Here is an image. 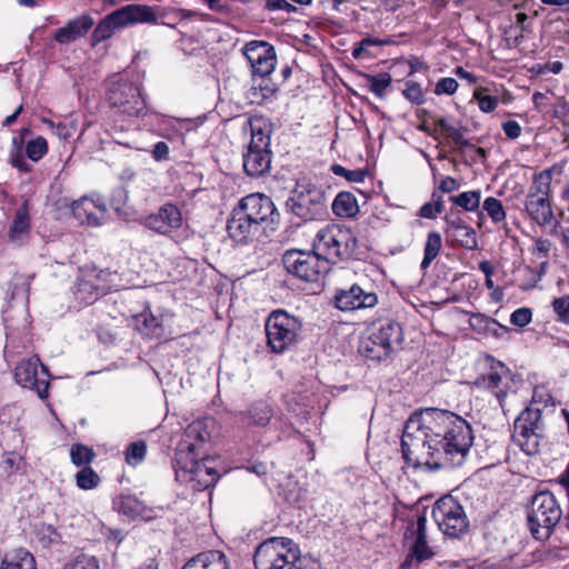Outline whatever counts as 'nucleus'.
I'll use <instances>...</instances> for the list:
<instances>
[{
	"label": "nucleus",
	"mask_w": 569,
	"mask_h": 569,
	"mask_svg": "<svg viewBox=\"0 0 569 569\" xmlns=\"http://www.w3.org/2000/svg\"><path fill=\"white\" fill-rule=\"evenodd\" d=\"M146 224L161 234H167L182 224L180 209L173 203H164L157 213L147 217Z\"/></svg>",
	"instance_id": "nucleus-20"
},
{
	"label": "nucleus",
	"mask_w": 569,
	"mask_h": 569,
	"mask_svg": "<svg viewBox=\"0 0 569 569\" xmlns=\"http://www.w3.org/2000/svg\"><path fill=\"white\" fill-rule=\"evenodd\" d=\"M144 328L152 329L153 336L158 338L162 336V333L158 331L160 329V322L153 316H151L150 319H148L147 316L144 315Z\"/></svg>",
	"instance_id": "nucleus-60"
},
{
	"label": "nucleus",
	"mask_w": 569,
	"mask_h": 569,
	"mask_svg": "<svg viewBox=\"0 0 569 569\" xmlns=\"http://www.w3.org/2000/svg\"><path fill=\"white\" fill-rule=\"evenodd\" d=\"M449 200L456 206L461 207L466 211H475L478 210L480 204V192L466 191L458 196H451Z\"/></svg>",
	"instance_id": "nucleus-39"
},
{
	"label": "nucleus",
	"mask_w": 569,
	"mask_h": 569,
	"mask_svg": "<svg viewBox=\"0 0 569 569\" xmlns=\"http://www.w3.org/2000/svg\"><path fill=\"white\" fill-rule=\"evenodd\" d=\"M76 483L82 490H91L99 486L100 477L91 467H84L77 472Z\"/></svg>",
	"instance_id": "nucleus-40"
},
{
	"label": "nucleus",
	"mask_w": 569,
	"mask_h": 569,
	"mask_svg": "<svg viewBox=\"0 0 569 569\" xmlns=\"http://www.w3.org/2000/svg\"><path fill=\"white\" fill-rule=\"evenodd\" d=\"M96 209H99L102 212L106 211L104 206H97L96 202L88 197H82L79 200L73 201L71 204L73 217L80 223H87L89 226L100 224V220L94 213Z\"/></svg>",
	"instance_id": "nucleus-28"
},
{
	"label": "nucleus",
	"mask_w": 569,
	"mask_h": 569,
	"mask_svg": "<svg viewBox=\"0 0 569 569\" xmlns=\"http://www.w3.org/2000/svg\"><path fill=\"white\" fill-rule=\"evenodd\" d=\"M282 263L289 273L308 282L318 281L320 276L329 270L327 261L313 247L311 251L287 250L282 256Z\"/></svg>",
	"instance_id": "nucleus-12"
},
{
	"label": "nucleus",
	"mask_w": 569,
	"mask_h": 569,
	"mask_svg": "<svg viewBox=\"0 0 569 569\" xmlns=\"http://www.w3.org/2000/svg\"><path fill=\"white\" fill-rule=\"evenodd\" d=\"M151 154L156 161H164L169 159V146L164 141H159L151 150Z\"/></svg>",
	"instance_id": "nucleus-56"
},
{
	"label": "nucleus",
	"mask_w": 569,
	"mask_h": 569,
	"mask_svg": "<svg viewBox=\"0 0 569 569\" xmlns=\"http://www.w3.org/2000/svg\"><path fill=\"white\" fill-rule=\"evenodd\" d=\"M502 130L509 139H517L521 134V127L516 120H507L502 123Z\"/></svg>",
	"instance_id": "nucleus-55"
},
{
	"label": "nucleus",
	"mask_w": 569,
	"mask_h": 569,
	"mask_svg": "<svg viewBox=\"0 0 569 569\" xmlns=\"http://www.w3.org/2000/svg\"><path fill=\"white\" fill-rule=\"evenodd\" d=\"M301 328V321L287 311H272L264 325L268 347L274 353L284 352L297 341Z\"/></svg>",
	"instance_id": "nucleus-10"
},
{
	"label": "nucleus",
	"mask_w": 569,
	"mask_h": 569,
	"mask_svg": "<svg viewBox=\"0 0 569 569\" xmlns=\"http://www.w3.org/2000/svg\"><path fill=\"white\" fill-rule=\"evenodd\" d=\"M30 234V217L26 206L20 207L9 229V240L16 246H21Z\"/></svg>",
	"instance_id": "nucleus-29"
},
{
	"label": "nucleus",
	"mask_w": 569,
	"mask_h": 569,
	"mask_svg": "<svg viewBox=\"0 0 569 569\" xmlns=\"http://www.w3.org/2000/svg\"><path fill=\"white\" fill-rule=\"evenodd\" d=\"M140 96L139 88L132 86L130 82L121 81L113 83L108 90V100L113 107L123 108L128 110V106L137 101Z\"/></svg>",
	"instance_id": "nucleus-26"
},
{
	"label": "nucleus",
	"mask_w": 569,
	"mask_h": 569,
	"mask_svg": "<svg viewBox=\"0 0 569 569\" xmlns=\"http://www.w3.org/2000/svg\"><path fill=\"white\" fill-rule=\"evenodd\" d=\"M0 569H37L33 556L24 550L18 549L7 552L0 563Z\"/></svg>",
	"instance_id": "nucleus-30"
},
{
	"label": "nucleus",
	"mask_w": 569,
	"mask_h": 569,
	"mask_svg": "<svg viewBox=\"0 0 569 569\" xmlns=\"http://www.w3.org/2000/svg\"><path fill=\"white\" fill-rule=\"evenodd\" d=\"M47 152L48 143L41 136L28 141L26 146V154L32 161H39Z\"/></svg>",
	"instance_id": "nucleus-41"
},
{
	"label": "nucleus",
	"mask_w": 569,
	"mask_h": 569,
	"mask_svg": "<svg viewBox=\"0 0 569 569\" xmlns=\"http://www.w3.org/2000/svg\"><path fill=\"white\" fill-rule=\"evenodd\" d=\"M532 318V312L529 308H519L510 316V322L518 327L527 326Z\"/></svg>",
	"instance_id": "nucleus-52"
},
{
	"label": "nucleus",
	"mask_w": 569,
	"mask_h": 569,
	"mask_svg": "<svg viewBox=\"0 0 569 569\" xmlns=\"http://www.w3.org/2000/svg\"><path fill=\"white\" fill-rule=\"evenodd\" d=\"M332 211L338 217L351 218L355 217L358 211V202L356 197L351 192L342 191L337 194L332 202Z\"/></svg>",
	"instance_id": "nucleus-32"
},
{
	"label": "nucleus",
	"mask_w": 569,
	"mask_h": 569,
	"mask_svg": "<svg viewBox=\"0 0 569 569\" xmlns=\"http://www.w3.org/2000/svg\"><path fill=\"white\" fill-rule=\"evenodd\" d=\"M543 429L541 409L533 406L527 407L515 420L512 440L527 455H536L539 451L540 439L543 437Z\"/></svg>",
	"instance_id": "nucleus-11"
},
{
	"label": "nucleus",
	"mask_w": 569,
	"mask_h": 569,
	"mask_svg": "<svg viewBox=\"0 0 569 569\" xmlns=\"http://www.w3.org/2000/svg\"><path fill=\"white\" fill-rule=\"evenodd\" d=\"M359 76L365 79V86L368 88V90L376 94L378 98H385L386 91L392 82L391 74L388 72H382L379 74L360 72Z\"/></svg>",
	"instance_id": "nucleus-34"
},
{
	"label": "nucleus",
	"mask_w": 569,
	"mask_h": 569,
	"mask_svg": "<svg viewBox=\"0 0 569 569\" xmlns=\"http://www.w3.org/2000/svg\"><path fill=\"white\" fill-rule=\"evenodd\" d=\"M439 189L442 192L450 193V192L455 191L456 189H458V182L452 177H446L445 179L441 180V182L439 184Z\"/></svg>",
	"instance_id": "nucleus-59"
},
{
	"label": "nucleus",
	"mask_w": 569,
	"mask_h": 569,
	"mask_svg": "<svg viewBox=\"0 0 569 569\" xmlns=\"http://www.w3.org/2000/svg\"><path fill=\"white\" fill-rule=\"evenodd\" d=\"M89 16H81L70 20L64 27L56 30L53 39L60 44H68L83 37L93 26Z\"/></svg>",
	"instance_id": "nucleus-25"
},
{
	"label": "nucleus",
	"mask_w": 569,
	"mask_h": 569,
	"mask_svg": "<svg viewBox=\"0 0 569 569\" xmlns=\"http://www.w3.org/2000/svg\"><path fill=\"white\" fill-rule=\"evenodd\" d=\"M483 88L477 89L473 93L475 99L478 101V106L483 112H491L498 106V98L492 96L482 94Z\"/></svg>",
	"instance_id": "nucleus-48"
},
{
	"label": "nucleus",
	"mask_w": 569,
	"mask_h": 569,
	"mask_svg": "<svg viewBox=\"0 0 569 569\" xmlns=\"http://www.w3.org/2000/svg\"><path fill=\"white\" fill-rule=\"evenodd\" d=\"M532 405H542L543 408L555 406V400L550 392L543 387H536L532 395Z\"/></svg>",
	"instance_id": "nucleus-50"
},
{
	"label": "nucleus",
	"mask_w": 569,
	"mask_h": 569,
	"mask_svg": "<svg viewBox=\"0 0 569 569\" xmlns=\"http://www.w3.org/2000/svg\"><path fill=\"white\" fill-rule=\"evenodd\" d=\"M472 443L471 426L463 418L448 410L425 408L406 421L401 452L413 468L451 469L465 463Z\"/></svg>",
	"instance_id": "nucleus-1"
},
{
	"label": "nucleus",
	"mask_w": 569,
	"mask_h": 569,
	"mask_svg": "<svg viewBox=\"0 0 569 569\" xmlns=\"http://www.w3.org/2000/svg\"><path fill=\"white\" fill-rule=\"evenodd\" d=\"M211 458L201 457L194 468L188 471L187 476H182L179 480L191 483L192 489L201 491L214 486L220 475L214 467L210 466Z\"/></svg>",
	"instance_id": "nucleus-22"
},
{
	"label": "nucleus",
	"mask_w": 569,
	"mask_h": 569,
	"mask_svg": "<svg viewBox=\"0 0 569 569\" xmlns=\"http://www.w3.org/2000/svg\"><path fill=\"white\" fill-rule=\"evenodd\" d=\"M286 208L303 221H311L326 213V194L323 190L309 180H298Z\"/></svg>",
	"instance_id": "nucleus-8"
},
{
	"label": "nucleus",
	"mask_w": 569,
	"mask_h": 569,
	"mask_svg": "<svg viewBox=\"0 0 569 569\" xmlns=\"http://www.w3.org/2000/svg\"><path fill=\"white\" fill-rule=\"evenodd\" d=\"M312 247L329 266L349 259L356 251L357 239L350 229L332 224L317 232Z\"/></svg>",
	"instance_id": "nucleus-5"
},
{
	"label": "nucleus",
	"mask_w": 569,
	"mask_h": 569,
	"mask_svg": "<svg viewBox=\"0 0 569 569\" xmlns=\"http://www.w3.org/2000/svg\"><path fill=\"white\" fill-rule=\"evenodd\" d=\"M552 309L557 316V321L569 325V296H562L553 299Z\"/></svg>",
	"instance_id": "nucleus-45"
},
{
	"label": "nucleus",
	"mask_w": 569,
	"mask_h": 569,
	"mask_svg": "<svg viewBox=\"0 0 569 569\" xmlns=\"http://www.w3.org/2000/svg\"><path fill=\"white\" fill-rule=\"evenodd\" d=\"M432 518L448 537L457 538L469 528L462 506L451 496H443L432 507Z\"/></svg>",
	"instance_id": "nucleus-13"
},
{
	"label": "nucleus",
	"mask_w": 569,
	"mask_h": 569,
	"mask_svg": "<svg viewBox=\"0 0 569 569\" xmlns=\"http://www.w3.org/2000/svg\"><path fill=\"white\" fill-rule=\"evenodd\" d=\"M142 461V440L132 442L126 451V462L137 466Z\"/></svg>",
	"instance_id": "nucleus-49"
},
{
	"label": "nucleus",
	"mask_w": 569,
	"mask_h": 569,
	"mask_svg": "<svg viewBox=\"0 0 569 569\" xmlns=\"http://www.w3.org/2000/svg\"><path fill=\"white\" fill-rule=\"evenodd\" d=\"M360 42L361 46L365 47L366 49L370 46H386L391 43L390 40L376 39L372 37H366Z\"/></svg>",
	"instance_id": "nucleus-61"
},
{
	"label": "nucleus",
	"mask_w": 569,
	"mask_h": 569,
	"mask_svg": "<svg viewBox=\"0 0 569 569\" xmlns=\"http://www.w3.org/2000/svg\"><path fill=\"white\" fill-rule=\"evenodd\" d=\"M458 89V82L453 78H442L440 79L435 88L436 94H453Z\"/></svg>",
	"instance_id": "nucleus-53"
},
{
	"label": "nucleus",
	"mask_w": 569,
	"mask_h": 569,
	"mask_svg": "<svg viewBox=\"0 0 569 569\" xmlns=\"http://www.w3.org/2000/svg\"><path fill=\"white\" fill-rule=\"evenodd\" d=\"M14 379L23 388L34 391L39 398L48 397L50 375L38 357L19 362L14 370Z\"/></svg>",
	"instance_id": "nucleus-14"
},
{
	"label": "nucleus",
	"mask_w": 569,
	"mask_h": 569,
	"mask_svg": "<svg viewBox=\"0 0 569 569\" xmlns=\"http://www.w3.org/2000/svg\"><path fill=\"white\" fill-rule=\"evenodd\" d=\"M565 162L555 164L533 176L525 201V211L539 226L551 224L553 212L550 202V189L553 173H561Z\"/></svg>",
	"instance_id": "nucleus-3"
},
{
	"label": "nucleus",
	"mask_w": 569,
	"mask_h": 569,
	"mask_svg": "<svg viewBox=\"0 0 569 569\" xmlns=\"http://www.w3.org/2000/svg\"><path fill=\"white\" fill-rule=\"evenodd\" d=\"M110 207L118 213L120 217L128 218L130 216L129 208H127V192L123 188H117L113 190L112 196L110 197Z\"/></svg>",
	"instance_id": "nucleus-43"
},
{
	"label": "nucleus",
	"mask_w": 569,
	"mask_h": 569,
	"mask_svg": "<svg viewBox=\"0 0 569 569\" xmlns=\"http://www.w3.org/2000/svg\"><path fill=\"white\" fill-rule=\"evenodd\" d=\"M331 171L336 176L343 177L350 182H362L368 174L366 169L348 170L338 163L331 166Z\"/></svg>",
	"instance_id": "nucleus-44"
},
{
	"label": "nucleus",
	"mask_w": 569,
	"mask_h": 569,
	"mask_svg": "<svg viewBox=\"0 0 569 569\" xmlns=\"http://www.w3.org/2000/svg\"><path fill=\"white\" fill-rule=\"evenodd\" d=\"M426 526L427 518L421 515L417 517L416 521L409 522L405 532V538L412 541L409 552L418 561L430 560L437 555L436 548L430 546L427 540Z\"/></svg>",
	"instance_id": "nucleus-19"
},
{
	"label": "nucleus",
	"mask_w": 569,
	"mask_h": 569,
	"mask_svg": "<svg viewBox=\"0 0 569 569\" xmlns=\"http://www.w3.org/2000/svg\"><path fill=\"white\" fill-rule=\"evenodd\" d=\"M233 209L248 221L256 223L260 230H263L264 224L273 222L274 217L278 216L271 198L262 193L243 197Z\"/></svg>",
	"instance_id": "nucleus-15"
},
{
	"label": "nucleus",
	"mask_w": 569,
	"mask_h": 569,
	"mask_svg": "<svg viewBox=\"0 0 569 569\" xmlns=\"http://www.w3.org/2000/svg\"><path fill=\"white\" fill-rule=\"evenodd\" d=\"M467 131H468V129L466 127L456 128V127L451 126L450 128H447V132L445 134L455 144L462 137L466 136Z\"/></svg>",
	"instance_id": "nucleus-57"
},
{
	"label": "nucleus",
	"mask_w": 569,
	"mask_h": 569,
	"mask_svg": "<svg viewBox=\"0 0 569 569\" xmlns=\"http://www.w3.org/2000/svg\"><path fill=\"white\" fill-rule=\"evenodd\" d=\"M227 231L231 239L238 243H249L256 240L262 232L256 223L248 221L233 209L227 222Z\"/></svg>",
	"instance_id": "nucleus-23"
},
{
	"label": "nucleus",
	"mask_w": 569,
	"mask_h": 569,
	"mask_svg": "<svg viewBox=\"0 0 569 569\" xmlns=\"http://www.w3.org/2000/svg\"><path fill=\"white\" fill-rule=\"evenodd\" d=\"M273 416L271 407L264 401L254 402L247 412L241 413L242 422L264 427Z\"/></svg>",
	"instance_id": "nucleus-31"
},
{
	"label": "nucleus",
	"mask_w": 569,
	"mask_h": 569,
	"mask_svg": "<svg viewBox=\"0 0 569 569\" xmlns=\"http://www.w3.org/2000/svg\"><path fill=\"white\" fill-rule=\"evenodd\" d=\"M109 21L113 23V27H123L128 23L142 21V6H126L111 12Z\"/></svg>",
	"instance_id": "nucleus-33"
},
{
	"label": "nucleus",
	"mask_w": 569,
	"mask_h": 569,
	"mask_svg": "<svg viewBox=\"0 0 569 569\" xmlns=\"http://www.w3.org/2000/svg\"><path fill=\"white\" fill-rule=\"evenodd\" d=\"M445 222V233L447 239H451L467 250H476L478 248L475 229L468 226L459 216H455L452 213L446 216Z\"/></svg>",
	"instance_id": "nucleus-21"
},
{
	"label": "nucleus",
	"mask_w": 569,
	"mask_h": 569,
	"mask_svg": "<svg viewBox=\"0 0 569 569\" xmlns=\"http://www.w3.org/2000/svg\"><path fill=\"white\" fill-rule=\"evenodd\" d=\"M292 540L272 537L261 542L253 555L256 569H305L297 552L291 548Z\"/></svg>",
	"instance_id": "nucleus-6"
},
{
	"label": "nucleus",
	"mask_w": 569,
	"mask_h": 569,
	"mask_svg": "<svg viewBox=\"0 0 569 569\" xmlns=\"http://www.w3.org/2000/svg\"><path fill=\"white\" fill-rule=\"evenodd\" d=\"M94 457L93 449L82 443H73L70 448L71 462L77 467H89Z\"/></svg>",
	"instance_id": "nucleus-37"
},
{
	"label": "nucleus",
	"mask_w": 569,
	"mask_h": 569,
	"mask_svg": "<svg viewBox=\"0 0 569 569\" xmlns=\"http://www.w3.org/2000/svg\"><path fill=\"white\" fill-rule=\"evenodd\" d=\"M181 569H231V566L224 552L212 549L191 557Z\"/></svg>",
	"instance_id": "nucleus-24"
},
{
	"label": "nucleus",
	"mask_w": 569,
	"mask_h": 569,
	"mask_svg": "<svg viewBox=\"0 0 569 569\" xmlns=\"http://www.w3.org/2000/svg\"><path fill=\"white\" fill-rule=\"evenodd\" d=\"M562 517V510L552 492L539 491L527 507V522L532 537L548 540Z\"/></svg>",
	"instance_id": "nucleus-2"
},
{
	"label": "nucleus",
	"mask_w": 569,
	"mask_h": 569,
	"mask_svg": "<svg viewBox=\"0 0 569 569\" xmlns=\"http://www.w3.org/2000/svg\"><path fill=\"white\" fill-rule=\"evenodd\" d=\"M251 140L243 153V170L251 178H259L269 172L272 152L270 150V131L260 119L250 120Z\"/></svg>",
	"instance_id": "nucleus-7"
},
{
	"label": "nucleus",
	"mask_w": 569,
	"mask_h": 569,
	"mask_svg": "<svg viewBox=\"0 0 569 569\" xmlns=\"http://www.w3.org/2000/svg\"><path fill=\"white\" fill-rule=\"evenodd\" d=\"M102 276L103 271L96 268L80 269L73 291L80 303L91 305L106 293L107 286Z\"/></svg>",
	"instance_id": "nucleus-18"
},
{
	"label": "nucleus",
	"mask_w": 569,
	"mask_h": 569,
	"mask_svg": "<svg viewBox=\"0 0 569 569\" xmlns=\"http://www.w3.org/2000/svg\"><path fill=\"white\" fill-rule=\"evenodd\" d=\"M482 208L495 223H499L506 219V211L501 201L493 197H488L483 201Z\"/></svg>",
	"instance_id": "nucleus-42"
},
{
	"label": "nucleus",
	"mask_w": 569,
	"mask_h": 569,
	"mask_svg": "<svg viewBox=\"0 0 569 569\" xmlns=\"http://www.w3.org/2000/svg\"><path fill=\"white\" fill-rule=\"evenodd\" d=\"M456 150L459 152H463L467 148H476L469 140L462 137L457 143H455Z\"/></svg>",
	"instance_id": "nucleus-64"
},
{
	"label": "nucleus",
	"mask_w": 569,
	"mask_h": 569,
	"mask_svg": "<svg viewBox=\"0 0 569 569\" xmlns=\"http://www.w3.org/2000/svg\"><path fill=\"white\" fill-rule=\"evenodd\" d=\"M433 202H426L419 210V216L427 219H433L443 210V203L440 196L432 193Z\"/></svg>",
	"instance_id": "nucleus-46"
},
{
	"label": "nucleus",
	"mask_w": 569,
	"mask_h": 569,
	"mask_svg": "<svg viewBox=\"0 0 569 569\" xmlns=\"http://www.w3.org/2000/svg\"><path fill=\"white\" fill-rule=\"evenodd\" d=\"M113 508L131 520L139 516L141 507L137 497L132 495H120L113 500Z\"/></svg>",
	"instance_id": "nucleus-35"
},
{
	"label": "nucleus",
	"mask_w": 569,
	"mask_h": 569,
	"mask_svg": "<svg viewBox=\"0 0 569 569\" xmlns=\"http://www.w3.org/2000/svg\"><path fill=\"white\" fill-rule=\"evenodd\" d=\"M266 9L270 11L283 10L288 13L296 12L297 8L287 0H267Z\"/></svg>",
	"instance_id": "nucleus-54"
},
{
	"label": "nucleus",
	"mask_w": 569,
	"mask_h": 569,
	"mask_svg": "<svg viewBox=\"0 0 569 569\" xmlns=\"http://www.w3.org/2000/svg\"><path fill=\"white\" fill-rule=\"evenodd\" d=\"M333 305L343 312L369 309L378 305V296L373 290L353 283L336 291Z\"/></svg>",
	"instance_id": "nucleus-16"
},
{
	"label": "nucleus",
	"mask_w": 569,
	"mask_h": 569,
	"mask_svg": "<svg viewBox=\"0 0 569 569\" xmlns=\"http://www.w3.org/2000/svg\"><path fill=\"white\" fill-rule=\"evenodd\" d=\"M402 341L401 325L397 321H386L361 342L359 351L367 359L381 361L399 349Z\"/></svg>",
	"instance_id": "nucleus-9"
},
{
	"label": "nucleus",
	"mask_w": 569,
	"mask_h": 569,
	"mask_svg": "<svg viewBox=\"0 0 569 569\" xmlns=\"http://www.w3.org/2000/svg\"><path fill=\"white\" fill-rule=\"evenodd\" d=\"M209 439L210 432L202 421H193L186 428L174 453L173 467L177 479L187 476L188 471L194 468L198 460L207 456L202 449Z\"/></svg>",
	"instance_id": "nucleus-4"
},
{
	"label": "nucleus",
	"mask_w": 569,
	"mask_h": 569,
	"mask_svg": "<svg viewBox=\"0 0 569 569\" xmlns=\"http://www.w3.org/2000/svg\"><path fill=\"white\" fill-rule=\"evenodd\" d=\"M112 28H114L113 23L109 21V16H107V18L96 27L92 34L93 39L96 41H102L110 38L113 32Z\"/></svg>",
	"instance_id": "nucleus-51"
},
{
	"label": "nucleus",
	"mask_w": 569,
	"mask_h": 569,
	"mask_svg": "<svg viewBox=\"0 0 569 569\" xmlns=\"http://www.w3.org/2000/svg\"><path fill=\"white\" fill-rule=\"evenodd\" d=\"M11 164L22 172H29L31 170L30 164L27 163V161L24 160L22 154H20L19 151L11 154Z\"/></svg>",
	"instance_id": "nucleus-58"
},
{
	"label": "nucleus",
	"mask_w": 569,
	"mask_h": 569,
	"mask_svg": "<svg viewBox=\"0 0 569 569\" xmlns=\"http://www.w3.org/2000/svg\"><path fill=\"white\" fill-rule=\"evenodd\" d=\"M455 73H456V76H458L459 78H461V79H466L469 83H472V84H473V83H476V82H477V77H476L473 73H471V72H469V71H467V70H465L462 67H458V68L455 70Z\"/></svg>",
	"instance_id": "nucleus-62"
},
{
	"label": "nucleus",
	"mask_w": 569,
	"mask_h": 569,
	"mask_svg": "<svg viewBox=\"0 0 569 569\" xmlns=\"http://www.w3.org/2000/svg\"><path fill=\"white\" fill-rule=\"evenodd\" d=\"M420 562L421 561H418L416 557L409 552L405 561L401 563L400 569H418V565Z\"/></svg>",
	"instance_id": "nucleus-63"
},
{
	"label": "nucleus",
	"mask_w": 569,
	"mask_h": 569,
	"mask_svg": "<svg viewBox=\"0 0 569 569\" xmlns=\"http://www.w3.org/2000/svg\"><path fill=\"white\" fill-rule=\"evenodd\" d=\"M406 99L416 104H421L425 100L421 86L415 81H408L406 89L402 91Z\"/></svg>",
	"instance_id": "nucleus-47"
},
{
	"label": "nucleus",
	"mask_w": 569,
	"mask_h": 569,
	"mask_svg": "<svg viewBox=\"0 0 569 569\" xmlns=\"http://www.w3.org/2000/svg\"><path fill=\"white\" fill-rule=\"evenodd\" d=\"M442 247V240L440 233L430 231L427 236V241L423 249V259L421 261V269L426 270L429 268L431 262L438 257Z\"/></svg>",
	"instance_id": "nucleus-36"
},
{
	"label": "nucleus",
	"mask_w": 569,
	"mask_h": 569,
	"mask_svg": "<svg viewBox=\"0 0 569 569\" xmlns=\"http://www.w3.org/2000/svg\"><path fill=\"white\" fill-rule=\"evenodd\" d=\"M470 328L485 337L492 336L495 338H501L503 335L510 331V328L499 323L496 319L485 313H472L469 319Z\"/></svg>",
	"instance_id": "nucleus-27"
},
{
	"label": "nucleus",
	"mask_w": 569,
	"mask_h": 569,
	"mask_svg": "<svg viewBox=\"0 0 569 569\" xmlns=\"http://www.w3.org/2000/svg\"><path fill=\"white\" fill-rule=\"evenodd\" d=\"M501 382L502 377L498 372H490L488 375L481 376L476 383L480 387L491 390L499 399V402L501 403L502 399L507 395L506 391L500 388Z\"/></svg>",
	"instance_id": "nucleus-38"
},
{
	"label": "nucleus",
	"mask_w": 569,
	"mask_h": 569,
	"mask_svg": "<svg viewBox=\"0 0 569 569\" xmlns=\"http://www.w3.org/2000/svg\"><path fill=\"white\" fill-rule=\"evenodd\" d=\"M242 51L251 66L253 76L263 78L274 70L277 54L274 47L269 42L253 40L246 43Z\"/></svg>",
	"instance_id": "nucleus-17"
}]
</instances>
